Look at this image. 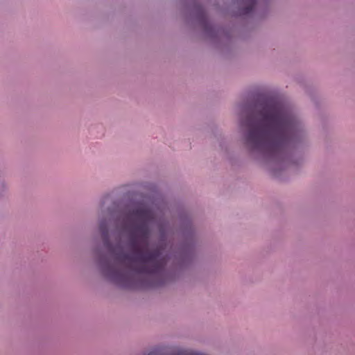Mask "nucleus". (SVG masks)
Masks as SVG:
<instances>
[{
    "label": "nucleus",
    "instance_id": "nucleus-6",
    "mask_svg": "<svg viewBox=\"0 0 355 355\" xmlns=\"http://www.w3.org/2000/svg\"><path fill=\"white\" fill-rule=\"evenodd\" d=\"M141 187L152 191H154L157 189V186L155 184L148 182L142 183Z\"/></svg>",
    "mask_w": 355,
    "mask_h": 355
},
{
    "label": "nucleus",
    "instance_id": "nucleus-1",
    "mask_svg": "<svg viewBox=\"0 0 355 355\" xmlns=\"http://www.w3.org/2000/svg\"><path fill=\"white\" fill-rule=\"evenodd\" d=\"M101 205L98 232L111 260L99 257L102 275L122 288H151L172 280L194 257L196 230L190 213L162 196L129 200L110 231Z\"/></svg>",
    "mask_w": 355,
    "mask_h": 355
},
{
    "label": "nucleus",
    "instance_id": "nucleus-5",
    "mask_svg": "<svg viewBox=\"0 0 355 355\" xmlns=\"http://www.w3.org/2000/svg\"><path fill=\"white\" fill-rule=\"evenodd\" d=\"M8 190V184L5 179L0 175V199L6 196Z\"/></svg>",
    "mask_w": 355,
    "mask_h": 355
},
{
    "label": "nucleus",
    "instance_id": "nucleus-2",
    "mask_svg": "<svg viewBox=\"0 0 355 355\" xmlns=\"http://www.w3.org/2000/svg\"><path fill=\"white\" fill-rule=\"evenodd\" d=\"M241 141L249 155L278 176L293 153L309 145L305 116L295 107L272 98L237 106Z\"/></svg>",
    "mask_w": 355,
    "mask_h": 355
},
{
    "label": "nucleus",
    "instance_id": "nucleus-4",
    "mask_svg": "<svg viewBox=\"0 0 355 355\" xmlns=\"http://www.w3.org/2000/svg\"><path fill=\"white\" fill-rule=\"evenodd\" d=\"M193 12L195 14L196 19L203 28L205 36L211 40L221 39V37L225 35V31L223 28L213 26L209 24L203 8L198 4L196 0H193Z\"/></svg>",
    "mask_w": 355,
    "mask_h": 355
},
{
    "label": "nucleus",
    "instance_id": "nucleus-3",
    "mask_svg": "<svg viewBox=\"0 0 355 355\" xmlns=\"http://www.w3.org/2000/svg\"><path fill=\"white\" fill-rule=\"evenodd\" d=\"M273 0H236L232 14L234 16H247L254 11H267Z\"/></svg>",
    "mask_w": 355,
    "mask_h": 355
}]
</instances>
